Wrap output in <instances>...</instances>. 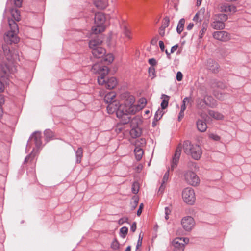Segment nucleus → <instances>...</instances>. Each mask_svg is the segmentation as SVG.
Segmentation results:
<instances>
[{
    "label": "nucleus",
    "instance_id": "nucleus-5",
    "mask_svg": "<svg viewBox=\"0 0 251 251\" xmlns=\"http://www.w3.org/2000/svg\"><path fill=\"white\" fill-rule=\"evenodd\" d=\"M8 24L10 30L5 34L4 40L10 43H17L19 41V38L17 35L19 31L18 25L12 20H9Z\"/></svg>",
    "mask_w": 251,
    "mask_h": 251
},
{
    "label": "nucleus",
    "instance_id": "nucleus-6",
    "mask_svg": "<svg viewBox=\"0 0 251 251\" xmlns=\"http://www.w3.org/2000/svg\"><path fill=\"white\" fill-rule=\"evenodd\" d=\"M91 71L94 74H98L100 76L98 77L99 84L105 83V77L108 74L109 69L102 63H95L91 68Z\"/></svg>",
    "mask_w": 251,
    "mask_h": 251
},
{
    "label": "nucleus",
    "instance_id": "nucleus-33",
    "mask_svg": "<svg viewBox=\"0 0 251 251\" xmlns=\"http://www.w3.org/2000/svg\"><path fill=\"white\" fill-rule=\"evenodd\" d=\"M76 161L77 163H79L81 162V158L83 156V150L82 148H78L77 150L75 151Z\"/></svg>",
    "mask_w": 251,
    "mask_h": 251
},
{
    "label": "nucleus",
    "instance_id": "nucleus-23",
    "mask_svg": "<svg viewBox=\"0 0 251 251\" xmlns=\"http://www.w3.org/2000/svg\"><path fill=\"white\" fill-rule=\"evenodd\" d=\"M207 68L212 72L216 73L218 69V64L215 61L210 59L207 62Z\"/></svg>",
    "mask_w": 251,
    "mask_h": 251
},
{
    "label": "nucleus",
    "instance_id": "nucleus-35",
    "mask_svg": "<svg viewBox=\"0 0 251 251\" xmlns=\"http://www.w3.org/2000/svg\"><path fill=\"white\" fill-rule=\"evenodd\" d=\"M184 23H185L184 19L182 18L179 20V21L178 23V25H177V28H176L177 32L179 34H180L181 33V32L183 31Z\"/></svg>",
    "mask_w": 251,
    "mask_h": 251
},
{
    "label": "nucleus",
    "instance_id": "nucleus-63",
    "mask_svg": "<svg viewBox=\"0 0 251 251\" xmlns=\"http://www.w3.org/2000/svg\"><path fill=\"white\" fill-rule=\"evenodd\" d=\"M194 26V24L192 23H190L187 26V29L190 30L192 29Z\"/></svg>",
    "mask_w": 251,
    "mask_h": 251
},
{
    "label": "nucleus",
    "instance_id": "nucleus-39",
    "mask_svg": "<svg viewBox=\"0 0 251 251\" xmlns=\"http://www.w3.org/2000/svg\"><path fill=\"white\" fill-rule=\"evenodd\" d=\"M146 141L144 138H140L136 140L135 145L136 147L140 146L143 147L145 145Z\"/></svg>",
    "mask_w": 251,
    "mask_h": 251
},
{
    "label": "nucleus",
    "instance_id": "nucleus-8",
    "mask_svg": "<svg viewBox=\"0 0 251 251\" xmlns=\"http://www.w3.org/2000/svg\"><path fill=\"white\" fill-rule=\"evenodd\" d=\"M184 177L185 181L189 185L193 186L198 185L200 180L197 174L191 171H186L184 173Z\"/></svg>",
    "mask_w": 251,
    "mask_h": 251
},
{
    "label": "nucleus",
    "instance_id": "nucleus-49",
    "mask_svg": "<svg viewBox=\"0 0 251 251\" xmlns=\"http://www.w3.org/2000/svg\"><path fill=\"white\" fill-rule=\"evenodd\" d=\"M169 170H168L164 175L163 178L162 179L163 183L165 184L167 181V180L169 178Z\"/></svg>",
    "mask_w": 251,
    "mask_h": 251
},
{
    "label": "nucleus",
    "instance_id": "nucleus-10",
    "mask_svg": "<svg viewBox=\"0 0 251 251\" xmlns=\"http://www.w3.org/2000/svg\"><path fill=\"white\" fill-rule=\"evenodd\" d=\"M189 242V239L185 237H177L175 238L172 245L174 251H184V246Z\"/></svg>",
    "mask_w": 251,
    "mask_h": 251
},
{
    "label": "nucleus",
    "instance_id": "nucleus-48",
    "mask_svg": "<svg viewBox=\"0 0 251 251\" xmlns=\"http://www.w3.org/2000/svg\"><path fill=\"white\" fill-rule=\"evenodd\" d=\"M4 99L3 97H1L0 99V118L2 117L3 114V111L2 109V104L4 103Z\"/></svg>",
    "mask_w": 251,
    "mask_h": 251
},
{
    "label": "nucleus",
    "instance_id": "nucleus-7",
    "mask_svg": "<svg viewBox=\"0 0 251 251\" xmlns=\"http://www.w3.org/2000/svg\"><path fill=\"white\" fill-rule=\"evenodd\" d=\"M102 42L100 39L91 40L89 42V47L92 50V53L96 58H101L106 53L105 50L100 46Z\"/></svg>",
    "mask_w": 251,
    "mask_h": 251
},
{
    "label": "nucleus",
    "instance_id": "nucleus-59",
    "mask_svg": "<svg viewBox=\"0 0 251 251\" xmlns=\"http://www.w3.org/2000/svg\"><path fill=\"white\" fill-rule=\"evenodd\" d=\"M165 28L163 27H160L159 29V34L161 36H164L165 35Z\"/></svg>",
    "mask_w": 251,
    "mask_h": 251
},
{
    "label": "nucleus",
    "instance_id": "nucleus-50",
    "mask_svg": "<svg viewBox=\"0 0 251 251\" xmlns=\"http://www.w3.org/2000/svg\"><path fill=\"white\" fill-rule=\"evenodd\" d=\"M111 247L115 250L118 249L119 243L117 242V241L115 240L113 241V242L111 244Z\"/></svg>",
    "mask_w": 251,
    "mask_h": 251
},
{
    "label": "nucleus",
    "instance_id": "nucleus-2",
    "mask_svg": "<svg viewBox=\"0 0 251 251\" xmlns=\"http://www.w3.org/2000/svg\"><path fill=\"white\" fill-rule=\"evenodd\" d=\"M116 94L114 92H111L107 94L104 98V101L108 103L107 106V110L109 114H113L116 112L117 117L121 120L123 124V118L124 115L119 116L118 114L119 111L122 110L123 107H125V99L124 98V93L121 94V99L123 100V102L120 103L118 100H115Z\"/></svg>",
    "mask_w": 251,
    "mask_h": 251
},
{
    "label": "nucleus",
    "instance_id": "nucleus-22",
    "mask_svg": "<svg viewBox=\"0 0 251 251\" xmlns=\"http://www.w3.org/2000/svg\"><path fill=\"white\" fill-rule=\"evenodd\" d=\"M31 138H34L36 147L39 148L42 145L41 133L39 132H35L32 135Z\"/></svg>",
    "mask_w": 251,
    "mask_h": 251
},
{
    "label": "nucleus",
    "instance_id": "nucleus-3",
    "mask_svg": "<svg viewBox=\"0 0 251 251\" xmlns=\"http://www.w3.org/2000/svg\"><path fill=\"white\" fill-rule=\"evenodd\" d=\"M0 93L4 91L5 87L9 84L8 79L12 77L11 75L16 72V68L12 64H1L0 67Z\"/></svg>",
    "mask_w": 251,
    "mask_h": 251
},
{
    "label": "nucleus",
    "instance_id": "nucleus-21",
    "mask_svg": "<svg viewBox=\"0 0 251 251\" xmlns=\"http://www.w3.org/2000/svg\"><path fill=\"white\" fill-rule=\"evenodd\" d=\"M130 117V121L131 126L132 127H138L139 125H140L142 123V119L141 116H136L131 119V117Z\"/></svg>",
    "mask_w": 251,
    "mask_h": 251
},
{
    "label": "nucleus",
    "instance_id": "nucleus-31",
    "mask_svg": "<svg viewBox=\"0 0 251 251\" xmlns=\"http://www.w3.org/2000/svg\"><path fill=\"white\" fill-rule=\"evenodd\" d=\"M161 99L163 100L161 103V106L162 109H164L168 106L169 97L166 95H162Z\"/></svg>",
    "mask_w": 251,
    "mask_h": 251
},
{
    "label": "nucleus",
    "instance_id": "nucleus-52",
    "mask_svg": "<svg viewBox=\"0 0 251 251\" xmlns=\"http://www.w3.org/2000/svg\"><path fill=\"white\" fill-rule=\"evenodd\" d=\"M185 109H182V107H181V110L179 113V116H178V121H180L182 119V118L184 117V111H185Z\"/></svg>",
    "mask_w": 251,
    "mask_h": 251
},
{
    "label": "nucleus",
    "instance_id": "nucleus-17",
    "mask_svg": "<svg viewBox=\"0 0 251 251\" xmlns=\"http://www.w3.org/2000/svg\"><path fill=\"white\" fill-rule=\"evenodd\" d=\"M211 26L214 29L220 30L225 28V25L222 21L213 17V21L211 23Z\"/></svg>",
    "mask_w": 251,
    "mask_h": 251
},
{
    "label": "nucleus",
    "instance_id": "nucleus-54",
    "mask_svg": "<svg viewBox=\"0 0 251 251\" xmlns=\"http://www.w3.org/2000/svg\"><path fill=\"white\" fill-rule=\"evenodd\" d=\"M120 231L121 234H126L128 231V228L126 226H124L120 229Z\"/></svg>",
    "mask_w": 251,
    "mask_h": 251
},
{
    "label": "nucleus",
    "instance_id": "nucleus-41",
    "mask_svg": "<svg viewBox=\"0 0 251 251\" xmlns=\"http://www.w3.org/2000/svg\"><path fill=\"white\" fill-rule=\"evenodd\" d=\"M44 134L46 139L48 140L51 139L53 136V132L49 129L46 130L44 131Z\"/></svg>",
    "mask_w": 251,
    "mask_h": 251
},
{
    "label": "nucleus",
    "instance_id": "nucleus-51",
    "mask_svg": "<svg viewBox=\"0 0 251 251\" xmlns=\"http://www.w3.org/2000/svg\"><path fill=\"white\" fill-rule=\"evenodd\" d=\"M23 0H14V5L17 7L22 6Z\"/></svg>",
    "mask_w": 251,
    "mask_h": 251
},
{
    "label": "nucleus",
    "instance_id": "nucleus-43",
    "mask_svg": "<svg viewBox=\"0 0 251 251\" xmlns=\"http://www.w3.org/2000/svg\"><path fill=\"white\" fill-rule=\"evenodd\" d=\"M149 75L151 79L155 77V70L154 67H151L149 68Z\"/></svg>",
    "mask_w": 251,
    "mask_h": 251
},
{
    "label": "nucleus",
    "instance_id": "nucleus-29",
    "mask_svg": "<svg viewBox=\"0 0 251 251\" xmlns=\"http://www.w3.org/2000/svg\"><path fill=\"white\" fill-rule=\"evenodd\" d=\"M196 103L197 107L200 109H203L207 106L204 98H198L197 100Z\"/></svg>",
    "mask_w": 251,
    "mask_h": 251
},
{
    "label": "nucleus",
    "instance_id": "nucleus-34",
    "mask_svg": "<svg viewBox=\"0 0 251 251\" xmlns=\"http://www.w3.org/2000/svg\"><path fill=\"white\" fill-rule=\"evenodd\" d=\"M114 60V56L112 54H108L105 56L102 62L105 64H109Z\"/></svg>",
    "mask_w": 251,
    "mask_h": 251
},
{
    "label": "nucleus",
    "instance_id": "nucleus-40",
    "mask_svg": "<svg viewBox=\"0 0 251 251\" xmlns=\"http://www.w3.org/2000/svg\"><path fill=\"white\" fill-rule=\"evenodd\" d=\"M163 113L162 112V110L161 109H158V110L156 112L155 115H154V120L156 121H158L161 119L163 115Z\"/></svg>",
    "mask_w": 251,
    "mask_h": 251
},
{
    "label": "nucleus",
    "instance_id": "nucleus-13",
    "mask_svg": "<svg viewBox=\"0 0 251 251\" xmlns=\"http://www.w3.org/2000/svg\"><path fill=\"white\" fill-rule=\"evenodd\" d=\"M219 10L221 12L233 13L236 11V8L233 5L227 3H221L219 5Z\"/></svg>",
    "mask_w": 251,
    "mask_h": 251
},
{
    "label": "nucleus",
    "instance_id": "nucleus-30",
    "mask_svg": "<svg viewBox=\"0 0 251 251\" xmlns=\"http://www.w3.org/2000/svg\"><path fill=\"white\" fill-rule=\"evenodd\" d=\"M134 152L135 155V157L137 160H140L143 154V151L141 148L139 147H136L134 149Z\"/></svg>",
    "mask_w": 251,
    "mask_h": 251
},
{
    "label": "nucleus",
    "instance_id": "nucleus-15",
    "mask_svg": "<svg viewBox=\"0 0 251 251\" xmlns=\"http://www.w3.org/2000/svg\"><path fill=\"white\" fill-rule=\"evenodd\" d=\"M117 83L118 82L116 78L111 77L107 80L105 78V83L101 85L104 86L107 89H112L116 86Z\"/></svg>",
    "mask_w": 251,
    "mask_h": 251
},
{
    "label": "nucleus",
    "instance_id": "nucleus-27",
    "mask_svg": "<svg viewBox=\"0 0 251 251\" xmlns=\"http://www.w3.org/2000/svg\"><path fill=\"white\" fill-rule=\"evenodd\" d=\"M203 98L207 106L214 107L216 105V100L211 96L205 95Z\"/></svg>",
    "mask_w": 251,
    "mask_h": 251
},
{
    "label": "nucleus",
    "instance_id": "nucleus-19",
    "mask_svg": "<svg viewBox=\"0 0 251 251\" xmlns=\"http://www.w3.org/2000/svg\"><path fill=\"white\" fill-rule=\"evenodd\" d=\"M105 21V17L102 13H97L95 16V23L96 25H104Z\"/></svg>",
    "mask_w": 251,
    "mask_h": 251
},
{
    "label": "nucleus",
    "instance_id": "nucleus-64",
    "mask_svg": "<svg viewBox=\"0 0 251 251\" xmlns=\"http://www.w3.org/2000/svg\"><path fill=\"white\" fill-rule=\"evenodd\" d=\"M142 240V237H141V236H139V240H138L137 245V247H138L141 246Z\"/></svg>",
    "mask_w": 251,
    "mask_h": 251
},
{
    "label": "nucleus",
    "instance_id": "nucleus-47",
    "mask_svg": "<svg viewBox=\"0 0 251 251\" xmlns=\"http://www.w3.org/2000/svg\"><path fill=\"white\" fill-rule=\"evenodd\" d=\"M209 137L210 139L216 141H219L220 139V137L219 136L213 133L210 134L209 135Z\"/></svg>",
    "mask_w": 251,
    "mask_h": 251
},
{
    "label": "nucleus",
    "instance_id": "nucleus-58",
    "mask_svg": "<svg viewBox=\"0 0 251 251\" xmlns=\"http://www.w3.org/2000/svg\"><path fill=\"white\" fill-rule=\"evenodd\" d=\"M159 47L161 49V50L162 51H164V49H165V46H164V43L162 41H159Z\"/></svg>",
    "mask_w": 251,
    "mask_h": 251
},
{
    "label": "nucleus",
    "instance_id": "nucleus-18",
    "mask_svg": "<svg viewBox=\"0 0 251 251\" xmlns=\"http://www.w3.org/2000/svg\"><path fill=\"white\" fill-rule=\"evenodd\" d=\"M120 28L122 30L123 33L126 37L129 40L132 39L131 31L128 28L127 24L125 22H123L120 24Z\"/></svg>",
    "mask_w": 251,
    "mask_h": 251
},
{
    "label": "nucleus",
    "instance_id": "nucleus-26",
    "mask_svg": "<svg viewBox=\"0 0 251 251\" xmlns=\"http://www.w3.org/2000/svg\"><path fill=\"white\" fill-rule=\"evenodd\" d=\"M130 133L132 138H135L139 137L141 135L142 130L139 127H132Z\"/></svg>",
    "mask_w": 251,
    "mask_h": 251
},
{
    "label": "nucleus",
    "instance_id": "nucleus-61",
    "mask_svg": "<svg viewBox=\"0 0 251 251\" xmlns=\"http://www.w3.org/2000/svg\"><path fill=\"white\" fill-rule=\"evenodd\" d=\"M136 229V224L135 223H133L130 227V230L132 232H134Z\"/></svg>",
    "mask_w": 251,
    "mask_h": 251
},
{
    "label": "nucleus",
    "instance_id": "nucleus-28",
    "mask_svg": "<svg viewBox=\"0 0 251 251\" xmlns=\"http://www.w3.org/2000/svg\"><path fill=\"white\" fill-rule=\"evenodd\" d=\"M105 27L104 25H96L95 26H94L92 28V32L94 34H97L103 32L105 30Z\"/></svg>",
    "mask_w": 251,
    "mask_h": 251
},
{
    "label": "nucleus",
    "instance_id": "nucleus-62",
    "mask_svg": "<svg viewBox=\"0 0 251 251\" xmlns=\"http://www.w3.org/2000/svg\"><path fill=\"white\" fill-rule=\"evenodd\" d=\"M217 87L218 88H220L221 89H224L225 88V85H224L222 82H218L217 83Z\"/></svg>",
    "mask_w": 251,
    "mask_h": 251
},
{
    "label": "nucleus",
    "instance_id": "nucleus-56",
    "mask_svg": "<svg viewBox=\"0 0 251 251\" xmlns=\"http://www.w3.org/2000/svg\"><path fill=\"white\" fill-rule=\"evenodd\" d=\"M127 220H128L127 218L123 217L119 220L118 223L119 224H123L124 223L127 222Z\"/></svg>",
    "mask_w": 251,
    "mask_h": 251
},
{
    "label": "nucleus",
    "instance_id": "nucleus-9",
    "mask_svg": "<svg viewBox=\"0 0 251 251\" xmlns=\"http://www.w3.org/2000/svg\"><path fill=\"white\" fill-rule=\"evenodd\" d=\"M182 197L184 201L190 205L193 204L196 200L194 190L190 187L186 188L183 190Z\"/></svg>",
    "mask_w": 251,
    "mask_h": 251
},
{
    "label": "nucleus",
    "instance_id": "nucleus-11",
    "mask_svg": "<svg viewBox=\"0 0 251 251\" xmlns=\"http://www.w3.org/2000/svg\"><path fill=\"white\" fill-rule=\"evenodd\" d=\"M181 225L184 230L189 232L194 228L195 225V222L192 217L187 216L182 218Z\"/></svg>",
    "mask_w": 251,
    "mask_h": 251
},
{
    "label": "nucleus",
    "instance_id": "nucleus-55",
    "mask_svg": "<svg viewBox=\"0 0 251 251\" xmlns=\"http://www.w3.org/2000/svg\"><path fill=\"white\" fill-rule=\"evenodd\" d=\"M206 31V28L205 27H203L200 31L199 33V37L200 38H201L203 35L204 34L205 32Z\"/></svg>",
    "mask_w": 251,
    "mask_h": 251
},
{
    "label": "nucleus",
    "instance_id": "nucleus-53",
    "mask_svg": "<svg viewBox=\"0 0 251 251\" xmlns=\"http://www.w3.org/2000/svg\"><path fill=\"white\" fill-rule=\"evenodd\" d=\"M183 75L181 72H178L176 74V79L177 81H180L182 79Z\"/></svg>",
    "mask_w": 251,
    "mask_h": 251
},
{
    "label": "nucleus",
    "instance_id": "nucleus-36",
    "mask_svg": "<svg viewBox=\"0 0 251 251\" xmlns=\"http://www.w3.org/2000/svg\"><path fill=\"white\" fill-rule=\"evenodd\" d=\"M214 17L218 19V20H220V21H222L223 23H224V22L226 21L228 18L227 15L225 14H216L214 16Z\"/></svg>",
    "mask_w": 251,
    "mask_h": 251
},
{
    "label": "nucleus",
    "instance_id": "nucleus-12",
    "mask_svg": "<svg viewBox=\"0 0 251 251\" xmlns=\"http://www.w3.org/2000/svg\"><path fill=\"white\" fill-rule=\"evenodd\" d=\"M213 37L216 40L224 42L230 39V34L225 31H215L213 33Z\"/></svg>",
    "mask_w": 251,
    "mask_h": 251
},
{
    "label": "nucleus",
    "instance_id": "nucleus-45",
    "mask_svg": "<svg viewBox=\"0 0 251 251\" xmlns=\"http://www.w3.org/2000/svg\"><path fill=\"white\" fill-rule=\"evenodd\" d=\"M172 211V209L171 207H166L165 208V218L166 220H168L169 219V215L171 214Z\"/></svg>",
    "mask_w": 251,
    "mask_h": 251
},
{
    "label": "nucleus",
    "instance_id": "nucleus-1",
    "mask_svg": "<svg viewBox=\"0 0 251 251\" xmlns=\"http://www.w3.org/2000/svg\"><path fill=\"white\" fill-rule=\"evenodd\" d=\"M124 98L125 99V107L119 111L118 114L120 117L124 115L123 124H126L130 121L129 115H134L142 109L146 105L147 100L145 98H142L139 99L138 104L135 105V99L133 96L128 93H124Z\"/></svg>",
    "mask_w": 251,
    "mask_h": 251
},
{
    "label": "nucleus",
    "instance_id": "nucleus-20",
    "mask_svg": "<svg viewBox=\"0 0 251 251\" xmlns=\"http://www.w3.org/2000/svg\"><path fill=\"white\" fill-rule=\"evenodd\" d=\"M11 17L13 19H9L15 21H19L21 20V15L19 10L16 8H12L10 10Z\"/></svg>",
    "mask_w": 251,
    "mask_h": 251
},
{
    "label": "nucleus",
    "instance_id": "nucleus-38",
    "mask_svg": "<svg viewBox=\"0 0 251 251\" xmlns=\"http://www.w3.org/2000/svg\"><path fill=\"white\" fill-rule=\"evenodd\" d=\"M215 97L219 100H224L227 97V95L226 94H223L221 92H216L215 94Z\"/></svg>",
    "mask_w": 251,
    "mask_h": 251
},
{
    "label": "nucleus",
    "instance_id": "nucleus-14",
    "mask_svg": "<svg viewBox=\"0 0 251 251\" xmlns=\"http://www.w3.org/2000/svg\"><path fill=\"white\" fill-rule=\"evenodd\" d=\"M181 149L182 146L180 144H179L176 148L175 154L172 159V162L171 164V168L172 170L176 168L177 165L179 157L181 155Z\"/></svg>",
    "mask_w": 251,
    "mask_h": 251
},
{
    "label": "nucleus",
    "instance_id": "nucleus-37",
    "mask_svg": "<svg viewBox=\"0 0 251 251\" xmlns=\"http://www.w3.org/2000/svg\"><path fill=\"white\" fill-rule=\"evenodd\" d=\"M192 101V99L191 97H185L182 101V104L181 106L182 109H186V105H188L189 104H190Z\"/></svg>",
    "mask_w": 251,
    "mask_h": 251
},
{
    "label": "nucleus",
    "instance_id": "nucleus-46",
    "mask_svg": "<svg viewBox=\"0 0 251 251\" xmlns=\"http://www.w3.org/2000/svg\"><path fill=\"white\" fill-rule=\"evenodd\" d=\"M169 23H170L169 18L167 17H166L164 19L163 24L161 27H163L165 29L166 27H167L169 26Z\"/></svg>",
    "mask_w": 251,
    "mask_h": 251
},
{
    "label": "nucleus",
    "instance_id": "nucleus-24",
    "mask_svg": "<svg viewBox=\"0 0 251 251\" xmlns=\"http://www.w3.org/2000/svg\"><path fill=\"white\" fill-rule=\"evenodd\" d=\"M197 126L198 130L201 132L205 131L207 128L206 123L201 120H198L197 121Z\"/></svg>",
    "mask_w": 251,
    "mask_h": 251
},
{
    "label": "nucleus",
    "instance_id": "nucleus-25",
    "mask_svg": "<svg viewBox=\"0 0 251 251\" xmlns=\"http://www.w3.org/2000/svg\"><path fill=\"white\" fill-rule=\"evenodd\" d=\"M108 0H99L95 1V6L99 9H104L108 4Z\"/></svg>",
    "mask_w": 251,
    "mask_h": 251
},
{
    "label": "nucleus",
    "instance_id": "nucleus-32",
    "mask_svg": "<svg viewBox=\"0 0 251 251\" xmlns=\"http://www.w3.org/2000/svg\"><path fill=\"white\" fill-rule=\"evenodd\" d=\"M208 114L210 117L217 120H220L223 118V116L222 114L213 110H209L208 112Z\"/></svg>",
    "mask_w": 251,
    "mask_h": 251
},
{
    "label": "nucleus",
    "instance_id": "nucleus-4",
    "mask_svg": "<svg viewBox=\"0 0 251 251\" xmlns=\"http://www.w3.org/2000/svg\"><path fill=\"white\" fill-rule=\"evenodd\" d=\"M184 151L190 155L194 159L199 160L202 154L201 147L197 144H193L189 141H185L183 144Z\"/></svg>",
    "mask_w": 251,
    "mask_h": 251
},
{
    "label": "nucleus",
    "instance_id": "nucleus-60",
    "mask_svg": "<svg viewBox=\"0 0 251 251\" xmlns=\"http://www.w3.org/2000/svg\"><path fill=\"white\" fill-rule=\"evenodd\" d=\"M177 48H178L177 45H175L173 46L171 48L170 53H174L177 50Z\"/></svg>",
    "mask_w": 251,
    "mask_h": 251
},
{
    "label": "nucleus",
    "instance_id": "nucleus-42",
    "mask_svg": "<svg viewBox=\"0 0 251 251\" xmlns=\"http://www.w3.org/2000/svg\"><path fill=\"white\" fill-rule=\"evenodd\" d=\"M139 189V184L137 182H134L132 186V192L133 193L136 194L138 193Z\"/></svg>",
    "mask_w": 251,
    "mask_h": 251
},
{
    "label": "nucleus",
    "instance_id": "nucleus-44",
    "mask_svg": "<svg viewBox=\"0 0 251 251\" xmlns=\"http://www.w3.org/2000/svg\"><path fill=\"white\" fill-rule=\"evenodd\" d=\"M132 200L133 201V203H131L132 207L133 209H134L137 206V205L138 203L139 198H138V196H134L132 197Z\"/></svg>",
    "mask_w": 251,
    "mask_h": 251
},
{
    "label": "nucleus",
    "instance_id": "nucleus-16",
    "mask_svg": "<svg viewBox=\"0 0 251 251\" xmlns=\"http://www.w3.org/2000/svg\"><path fill=\"white\" fill-rule=\"evenodd\" d=\"M205 12V9L204 8H201L195 14L193 17V20L196 23V24H201L202 20L204 18Z\"/></svg>",
    "mask_w": 251,
    "mask_h": 251
},
{
    "label": "nucleus",
    "instance_id": "nucleus-57",
    "mask_svg": "<svg viewBox=\"0 0 251 251\" xmlns=\"http://www.w3.org/2000/svg\"><path fill=\"white\" fill-rule=\"evenodd\" d=\"M149 63L152 66H155L157 64L156 60L154 58L150 59L149 60Z\"/></svg>",
    "mask_w": 251,
    "mask_h": 251
}]
</instances>
